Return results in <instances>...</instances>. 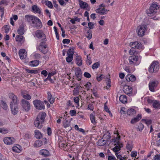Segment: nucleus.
<instances>
[{
    "mask_svg": "<svg viewBox=\"0 0 160 160\" xmlns=\"http://www.w3.org/2000/svg\"><path fill=\"white\" fill-rule=\"evenodd\" d=\"M159 8V5L157 3L152 4L149 9L147 10L146 13L148 15L149 17L153 16L157 12V10Z\"/></svg>",
    "mask_w": 160,
    "mask_h": 160,
    "instance_id": "1",
    "label": "nucleus"
},
{
    "mask_svg": "<svg viewBox=\"0 0 160 160\" xmlns=\"http://www.w3.org/2000/svg\"><path fill=\"white\" fill-rule=\"evenodd\" d=\"M129 45L132 48L129 51V53L131 55H134L136 54V52L133 48L140 49L142 48V45L141 43L137 41L131 42L129 44Z\"/></svg>",
    "mask_w": 160,
    "mask_h": 160,
    "instance_id": "2",
    "label": "nucleus"
},
{
    "mask_svg": "<svg viewBox=\"0 0 160 160\" xmlns=\"http://www.w3.org/2000/svg\"><path fill=\"white\" fill-rule=\"evenodd\" d=\"M147 27L145 25H142L138 26L137 28L138 34L140 37H142L146 31Z\"/></svg>",
    "mask_w": 160,
    "mask_h": 160,
    "instance_id": "3",
    "label": "nucleus"
},
{
    "mask_svg": "<svg viewBox=\"0 0 160 160\" xmlns=\"http://www.w3.org/2000/svg\"><path fill=\"white\" fill-rule=\"evenodd\" d=\"M159 64L158 62H153L150 65L149 71L151 73L155 72L158 71L159 69Z\"/></svg>",
    "mask_w": 160,
    "mask_h": 160,
    "instance_id": "4",
    "label": "nucleus"
},
{
    "mask_svg": "<svg viewBox=\"0 0 160 160\" xmlns=\"http://www.w3.org/2000/svg\"><path fill=\"white\" fill-rule=\"evenodd\" d=\"M32 24L33 27L37 29L41 28L42 26V23L40 20L36 17H35L33 19Z\"/></svg>",
    "mask_w": 160,
    "mask_h": 160,
    "instance_id": "5",
    "label": "nucleus"
},
{
    "mask_svg": "<svg viewBox=\"0 0 160 160\" xmlns=\"http://www.w3.org/2000/svg\"><path fill=\"white\" fill-rule=\"evenodd\" d=\"M21 106L23 109L26 112H28L30 109V104L28 101L22 99L21 101Z\"/></svg>",
    "mask_w": 160,
    "mask_h": 160,
    "instance_id": "6",
    "label": "nucleus"
},
{
    "mask_svg": "<svg viewBox=\"0 0 160 160\" xmlns=\"http://www.w3.org/2000/svg\"><path fill=\"white\" fill-rule=\"evenodd\" d=\"M35 108L41 110L45 108L44 103L41 101L38 100H36L33 102Z\"/></svg>",
    "mask_w": 160,
    "mask_h": 160,
    "instance_id": "7",
    "label": "nucleus"
},
{
    "mask_svg": "<svg viewBox=\"0 0 160 160\" xmlns=\"http://www.w3.org/2000/svg\"><path fill=\"white\" fill-rule=\"evenodd\" d=\"M9 98L11 99L10 105H18V98L13 93H11L9 94Z\"/></svg>",
    "mask_w": 160,
    "mask_h": 160,
    "instance_id": "8",
    "label": "nucleus"
},
{
    "mask_svg": "<svg viewBox=\"0 0 160 160\" xmlns=\"http://www.w3.org/2000/svg\"><path fill=\"white\" fill-rule=\"evenodd\" d=\"M158 84V82L157 81H153L150 82L149 83V90L152 92L155 91V89Z\"/></svg>",
    "mask_w": 160,
    "mask_h": 160,
    "instance_id": "9",
    "label": "nucleus"
},
{
    "mask_svg": "<svg viewBox=\"0 0 160 160\" xmlns=\"http://www.w3.org/2000/svg\"><path fill=\"white\" fill-rule=\"evenodd\" d=\"M123 90L125 94L129 96L132 93V89L130 86L126 85L123 87Z\"/></svg>",
    "mask_w": 160,
    "mask_h": 160,
    "instance_id": "10",
    "label": "nucleus"
},
{
    "mask_svg": "<svg viewBox=\"0 0 160 160\" xmlns=\"http://www.w3.org/2000/svg\"><path fill=\"white\" fill-rule=\"evenodd\" d=\"M35 35L37 38H39L44 39L46 38L45 34L43 31L41 30H37L35 32Z\"/></svg>",
    "mask_w": 160,
    "mask_h": 160,
    "instance_id": "11",
    "label": "nucleus"
},
{
    "mask_svg": "<svg viewBox=\"0 0 160 160\" xmlns=\"http://www.w3.org/2000/svg\"><path fill=\"white\" fill-rule=\"evenodd\" d=\"M46 116V113L44 112H42L38 114L36 118L40 121L41 122H43Z\"/></svg>",
    "mask_w": 160,
    "mask_h": 160,
    "instance_id": "12",
    "label": "nucleus"
},
{
    "mask_svg": "<svg viewBox=\"0 0 160 160\" xmlns=\"http://www.w3.org/2000/svg\"><path fill=\"white\" fill-rule=\"evenodd\" d=\"M138 60V57L137 56L132 55L129 58L128 60L129 63L130 64H134L136 63Z\"/></svg>",
    "mask_w": 160,
    "mask_h": 160,
    "instance_id": "13",
    "label": "nucleus"
},
{
    "mask_svg": "<svg viewBox=\"0 0 160 160\" xmlns=\"http://www.w3.org/2000/svg\"><path fill=\"white\" fill-rule=\"evenodd\" d=\"M3 141L5 144L10 145L14 142V139L12 137H7L4 138Z\"/></svg>",
    "mask_w": 160,
    "mask_h": 160,
    "instance_id": "14",
    "label": "nucleus"
},
{
    "mask_svg": "<svg viewBox=\"0 0 160 160\" xmlns=\"http://www.w3.org/2000/svg\"><path fill=\"white\" fill-rule=\"evenodd\" d=\"M10 108L12 113L13 115L16 114L18 112V105H10Z\"/></svg>",
    "mask_w": 160,
    "mask_h": 160,
    "instance_id": "15",
    "label": "nucleus"
},
{
    "mask_svg": "<svg viewBox=\"0 0 160 160\" xmlns=\"http://www.w3.org/2000/svg\"><path fill=\"white\" fill-rule=\"evenodd\" d=\"M19 54L21 59H24L27 57V52L25 49H21L19 52Z\"/></svg>",
    "mask_w": 160,
    "mask_h": 160,
    "instance_id": "16",
    "label": "nucleus"
},
{
    "mask_svg": "<svg viewBox=\"0 0 160 160\" xmlns=\"http://www.w3.org/2000/svg\"><path fill=\"white\" fill-rule=\"evenodd\" d=\"M116 146L113 148V151L116 153L121 150V148L123 147V144L122 143L114 144Z\"/></svg>",
    "mask_w": 160,
    "mask_h": 160,
    "instance_id": "17",
    "label": "nucleus"
},
{
    "mask_svg": "<svg viewBox=\"0 0 160 160\" xmlns=\"http://www.w3.org/2000/svg\"><path fill=\"white\" fill-rule=\"evenodd\" d=\"M39 153L44 157H48L50 156L49 152L46 149H42L39 151Z\"/></svg>",
    "mask_w": 160,
    "mask_h": 160,
    "instance_id": "18",
    "label": "nucleus"
},
{
    "mask_svg": "<svg viewBox=\"0 0 160 160\" xmlns=\"http://www.w3.org/2000/svg\"><path fill=\"white\" fill-rule=\"evenodd\" d=\"M43 123L41 122L40 121L36 118L34 120V122L35 126L38 128H41L42 127V124Z\"/></svg>",
    "mask_w": 160,
    "mask_h": 160,
    "instance_id": "19",
    "label": "nucleus"
},
{
    "mask_svg": "<svg viewBox=\"0 0 160 160\" xmlns=\"http://www.w3.org/2000/svg\"><path fill=\"white\" fill-rule=\"evenodd\" d=\"M142 118V115L141 114H139L138 115L134 118L132 119L131 121V123L132 124H134L138 122Z\"/></svg>",
    "mask_w": 160,
    "mask_h": 160,
    "instance_id": "20",
    "label": "nucleus"
},
{
    "mask_svg": "<svg viewBox=\"0 0 160 160\" xmlns=\"http://www.w3.org/2000/svg\"><path fill=\"white\" fill-rule=\"evenodd\" d=\"M32 11L35 13H38L40 14L41 13V11L40 9L37 5H34L32 7Z\"/></svg>",
    "mask_w": 160,
    "mask_h": 160,
    "instance_id": "21",
    "label": "nucleus"
},
{
    "mask_svg": "<svg viewBox=\"0 0 160 160\" xmlns=\"http://www.w3.org/2000/svg\"><path fill=\"white\" fill-rule=\"evenodd\" d=\"M95 11L97 13H98L101 15L106 14L108 11L105 8H102V9L98 8L96 9Z\"/></svg>",
    "mask_w": 160,
    "mask_h": 160,
    "instance_id": "22",
    "label": "nucleus"
},
{
    "mask_svg": "<svg viewBox=\"0 0 160 160\" xmlns=\"http://www.w3.org/2000/svg\"><path fill=\"white\" fill-rule=\"evenodd\" d=\"M126 79L128 82H133L135 81L136 78V77L134 75L128 74L126 76Z\"/></svg>",
    "mask_w": 160,
    "mask_h": 160,
    "instance_id": "23",
    "label": "nucleus"
},
{
    "mask_svg": "<svg viewBox=\"0 0 160 160\" xmlns=\"http://www.w3.org/2000/svg\"><path fill=\"white\" fill-rule=\"evenodd\" d=\"M75 74L76 76L78 78V80H81L82 75V72L81 69L78 68L75 70Z\"/></svg>",
    "mask_w": 160,
    "mask_h": 160,
    "instance_id": "24",
    "label": "nucleus"
},
{
    "mask_svg": "<svg viewBox=\"0 0 160 160\" xmlns=\"http://www.w3.org/2000/svg\"><path fill=\"white\" fill-rule=\"evenodd\" d=\"M79 4L81 8L84 9L88 6V3L85 2H84L81 0H79Z\"/></svg>",
    "mask_w": 160,
    "mask_h": 160,
    "instance_id": "25",
    "label": "nucleus"
},
{
    "mask_svg": "<svg viewBox=\"0 0 160 160\" xmlns=\"http://www.w3.org/2000/svg\"><path fill=\"white\" fill-rule=\"evenodd\" d=\"M42 41L40 42V45L37 48V49H39L40 51H41V48L44 47V46H47L45 44V43L47 40L46 38L44 39H42Z\"/></svg>",
    "mask_w": 160,
    "mask_h": 160,
    "instance_id": "26",
    "label": "nucleus"
},
{
    "mask_svg": "<svg viewBox=\"0 0 160 160\" xmlns=\"http://www.w3.org/2000/svg\"><path fill=\"white\" fill-rule=\"evenodd\" d=\"M119 100L121 102L124 103L127 102V98L125 95H122L120 96Z\"/></svg>",
    "mask_w": 160,
    "mask_h": 160,
    "instance_id": "27",
    "label": "nucleus"
},
{
    "mask_svg": "<svg viewBox=\"0 0 160 160\" xmlns=\"http://www.w3.org/2000/svg\"><path fill=\"white\" fill-rule=\"evenodd\" d=\"M35 16L31 15H26L25 16V19H26L27 21L29 22H32L33 20V19L34 18Z\"/></svg>",
    "mask_w": 160,
    "mask_h": 160,
    "instance_id": "28",
    "label": "nucleus"
},
{
    "mask_svg": "<svg viewBox=\"0 0 160 160\" xmlns=\"http://www.w3.org/2000/svg\"><path fill=\"white\" fill-rule=\"evenodd\" d=\"M48 98L51 104H52L54 102V98H52L50 92L47 93Z\"/></svg>",
    "mask_w": 160,
    "mask_h": 160,
    "instance_id": "29",
    "label": "nucleus"
},
{
    "mask_svg": "<svg viewBox=\"0 0 160 160\" xmlns=\"http://www.w3.org/2000/svg\"><path fill=\"white\" fill-rule=\"evenodd\" d=\"M25 32L24 26L23 25L20 26L18 30V33L20 35H23Z\"/></svg>",
    "mask_w": 160,
    "mask_h": 160,
    "instance_id": "30",
    "label": "nucleus"
},
{
    "mask_svg": "<svg viewBox=\"0 0 160 160\" xmlns=\"http://www.w3.org/2000/svg\"><path fill=\"white\" fill-rule=\"evenodd\" d=\"M152 106L154 108L159 109L160 108V102L156 100L154 101L153 102Z\"/></svg>",
    "mask_w": 160,
    "mask_h": 160,
    "instance_id": "31",
    "label": "nucleus"
},
{
    "mask_svg": "<svg viewBox=\"0 0 160 160\" xmlns=\"http://www.w3.org/2000/svg\"><path fill=\"white\" fill-rule=\"evenodd\" d=\"M35 137L37 139H40L42 137V134L38 130H35Z\"/></svg>",
    "mask_w": 160,
    "mask_h": 160,
    "instance_id": "32",
    "label": "nucleus"
},
{
    "mask_svg": "<svg viewBox=\"0 0 160 160\" xmlns=\"http://www.w3.org/2000/svg\"><path fill=\"white\" fill-rule=\"evenodd\" d=\"M15 39L16 41L21 42H22V43H23L24 41L23 37L21 35H17Z\"/></svg>",
    "mask_w": 160,
    "mask_h": 160,
    "instance_id": "33",
    "label": "nucleus"
},
{
    "mask_svg": "<svg viewBox=\"0 0 160 160\" xmlns=\"http://www.w3.org/2000/svg\"><path fill=\"white\" fill-rule=\"evenodd\" d=\"M107 143V140H102V139L99 140L97 142L98 145L99 146H104Z\"/></svg>",
    "mask_w": 160,
    "mask_h": 160,
    "instance_id": "34",
    "label": "nucleus"
},
{
    "mask_svg": "<svg viewBox=\"0 0 160 160\" xmlns=\"http://www.w3.org/2000/svg\"><path fill=\"white\" fill-rule=\"evenodd\" d=\"M127 113L129 116H132L135 114L136 111L133 109H130L127 110Z\"/></svg>",
    "mask_w": 160,
    "mask_h": 160,
    "instance_id": "35",
    "label": "nucleus"
},
{
    "mask_svg": "<svg viewBox=\"0 0 160 160\" xmlns=\"http://www.w3.org/2000/svg\"><path fill=\"white\" fill-rule=\"evenodd\" d=\"M30 66L32 67H36L39 64V61L38 60L32 61L30 62Z\"/></svg>",
    "mask_w": 160,
    "mask_h": 160,
    "instance_id": "36",
    "label": "nucleus"
},
{
    "mask_svg": "<svg viewBox=\"0 0 160 160\" xmlns=\"http://www.w3.org/2000/svg\"><path fill=\"white\" fill-rule=\"evenodd\" d=\"M42 145V142L40 140H37L33 145L35 147H39Z\"/></svg>",
    "mask_w": 160,
    "mask_h": 160,
    "instance_id": "37",
    "label": "nucleus"
},
{
    "mask_svg": "<svg viewBox=\"0 0 160 160\" xmlns=\"http://www.w3.org/2000/svg\"><path fill=\"white\" fill-rule=\"evenodd\" d=\"M120 139V136H118L112 139V142H114L115 144H118L121 143L119 140Z\"/></svg>",
    "mask_w": 160,
    "mask_h": 160,
    "instance_id": "38",
    "label": "nucleus"
},
{
    "mask_svg": "<svg viewBox=\"0 0 160 160\" xmlns=\"http://www.w3.org/2000/svg\"><path fill=\"white\" fill-rule=\"evenodd\" d=\"M76 60L77 61V65L79 66H81L82 64L81 58L79 56L77 57L76 58Z\"/></svg>",
    "mask_w": 160,
    "mask_h": 160,
    "instance_id": "39",
    "label": "nucleus"
},
{
    "mask_svg": "<svg viewBox=\"0 0 160 160\" xmlns=\"http://www.w3.org/2000/svg\"><path fill=\"white\" fill-rule=\"evenodd\" d=\"M1 106L3 108V109L5 110H7L8 106L6 102L5 101L2 100L1 101Z\"/></svg>",
    "mask_w": 160,
    "mask_h": 160,
    "instance_id": "40",
    "label": "nucleus"
},
{
    "mask_svg": "<svg viewBox=\"0 0 160 160\" xmlns=\"http://www.w3.org/2000/svg\"><path fill=\"white\" fill-rule=\"evenodd\" d=\"M133 147V145L132 144L129 142H128L126 145V148L127 149L131 151L132 150V148Z\"/></svg>",
    "mask_w": 160,
    "mask_h": 160,
    "instance_id": "41",
    "label": "nucleus"
},
{
    "mask_svg": "<svg viewBox=\"0 0 160 160\" xmlns=\"http://www.w3.org/2000/svg\"><path fill=\"white\" fill-rule=\"evenodd\" d=\"M90 118L91 122L92 123L94 124L96 123L95 120V116L93 113H92L90 114Z\"/></svg>",
    "mask_w": 160,
    "mask_h": 160,
    "instance_id": "42",
    "label": "nucleus"
},
{
    "mask_svg": "<svg viewBox=\"0 0 160 160\" xmlns=\"http://www.w3.org/2000/svg\"><path fill=\"white\" fill-rule=\"evenodd\" d=\"M58 2L61 6H63L68 1V0H58Z\"/></svg>",
    "mask_w": 160,
    "mask_h": 160,
    "instance_id": "43",
    "label": "nucleus"
},
{
    "mask_svg": "<svg viewBox=\"0 0 160 160\" xmlns=\"http://www.w3.org/2000/svg\"><path fill=\"white\" fill-rule=\"evenodd\" d=\"M103 137L104 138L106 139V140H107V142L111 138L110 133L109 132H107L104 135Z\"/></svg>",
    "mask_w": 160,
    "mask_h": 160,
    "instance_id": "44",
    "label": "nucleus"
},
{
    "mask_svg": "<svg viewBox=\"0 0 160 160\" xmlns=\"http://www.w3.org/2000/svg\"><path fill=\"white\" fill-rule=\"evenodd\" d=\"M67 56L66 58V61L68 62H71L72 60L73 56L70 55H67Z\"/></svg>",
    "mask_w": 160,
    "mask_h": 160,
    "instance_id": "45",
    "label": "nucleus"
},
{
    "mask_svg": "<svg viewBox=\"0 0 160 160\" xmlns=\"http://www.w3.org/2000/svg\"><path fill=\"white\" fill-rule=\"evenodd\" d=\"M89 54L87 55V59L86 60V63L87 65H89L92 63L91 59L90 57H89Z\"/></svg>",
    "mask_w": 160,
    "mask_h": 160,
    "instance_id": "46",
    "label": "nucleus"
},
{
    "mask_svg": "<svg viewBox=\"0 0 160 160\" xmlns=\"http://www.w3.org/2000/svg\"><path fill=\"white\" fill-rule=\"evenodd\" d=\"M142 121L144 122L148 126L149 125L151 124L152 121L151 119L148 120L147 119H142Z\"/></svg>",
    "mask_w": 160,
    "mask_h": 160,
    "instance_id": "47",
    "label": "nucleus"
},
{
    "mask_svg": "<svg viewBox=\"0 0 160 160\" xmlns=\"http://www.w3.org/2000/svg\"><path fill=\"white\" fill-rule=\"evenodd\" d=\"M100 65V63L98 62L94 63L92 65V68L93 69L95 68H98Z\"/></svg>",
    "mask_w": 160,
    "mask_h": 160,
    "instance_id": "48",
    "label": "nucleus"
},
{
    "mask_svg": "<svg viewBox=\"0 0 160 160\" xmlns=\"http://www.w3.org/2000/svg\"><path fill=\"white\" fill-rule=\"evenodd\" d=\"M47 47V46L41 48V52L44 54L47 53L48 52V49L46 48Z\"/></svg>",
    "mask_w": 160,
    "mask_h": 160,
    "instance_id": "49",
    "label": "nucleus"
},
{
    "mask_svg": "<svg viewBox=\"0 0 160 160\" xmlns=\"http://www.w3.org/2000/svg\"><path fill=\"white\" fill-rule=\"evenodd\" d=\"M92 31L91 29H89L87 33H88V35L87 37V38L90 40L92 38Z\"/></svg>",
    "mask_w": 160,
    "mask_h": 160,
    "instance_id": "50",
    "label": "nucleus"
},
{
    "mask_svg": "<svg viewBox=\"0 0 160 160\" xmlns=\"http://www.w3.org/2000/svg\"><path fill=\"white\" fill-rule=\"evenodd\" d=\"M27 71L28 73H30L36 74L38 73V71L36 70L27 69Z\"/></svg>",
    "mask_w": 160,
    "mask_h": 160,
    "instance_id": "51",
    "label": "nucleus"
},
{
    "mask_svg": "<svg viewBox=\"0 0 160 160\" xmlns=\"http://www.w3.org/2000/svg\"><path fill=\"white\" fill-rule=\"evenodd\" d=\"M144 127V125L142 123H140L139 124L138 129L139 131H141L143 129Z\"/></svg>",
    "mask_w": 160,
    "mask_h": 160,
    "instance_id": "52",
    "label": "nucleus"
},
{
    "mask_svg": "<svg viewBox=\"0 0 160 160\" xmlns=\"http://www.w3.org/2000/svg\"><path fill=\"white\" fill-rule=\"evenodd\" d=\"M46 5L48 6L49 8H53V6L51 2L50 1H47Z\"/></svg>",
    "mask_w": 160,
    "mask_h": 160,
    "instance_id": "53",
    "label": "nucleus"
},
{
    "mask_svg": "<svg viewBox=\"0 0 160 160\" xmlns=\"http://www.w3.org/2000/svg\"><path fill=\"white\" fill-rule=\"evenodd\" d=\"M81 87L79 86H77L76 87L74 88V90H73V92L74 93H78L79 92L80 88Z\"/></svg>",
    "mask_w": 160,
    "mask_h": 160,
    "instance_id": "54",
    "label": "nucleus"
},
{
    "mask_svg": "<svg viewBox=\"0 0 160 160\" xmlns=\"http://www.w3.org/2000/svg\"><path fill=\"white\" fill-rule=\"evenodd\" d=\"M23 98L28 100H30L31 98V96L28 94L23 95Z\"/></svg>",
    "mask_w": 160,
    "mask_h": 160,
    "instance_id": "55",
    "label": "nucleus"
},
{
    "mask_svg": "<svg viewBox=\"0 0 160 160\" xmlns=\"http://www.w3.org/2000/svg\"><path fill=\"white\" fill-rule=\"evenodd\" d=\"M70 114L72 116H75L76 115V111L73 110H71L70 112Z\"/></svg>",
    "mask_w": 160,
    "mask_h": 160,
    "instance_id": "56",
    "label": "nucleus"
},
{
    "mask_svg": "<svg viewBox=\"0 0 160 160\" xmlns=\"http://www.w3.org/2000/svg\"><path fill=\"white\" fill-rule=\"evenodd\" d=\"M12 150L14 152H19L20 150L17 147H14L12 148Z\"/></svg>",
    "mask_w": 160,
    "mask_h": 160,
    "instance_id": "57",
    "label": "nucleus"
},
{
    "mask_svg": "<svg viewBox=\"0 0 160 160\" xmlns=\"http://www.w3.org/2000/svg\"><path fill=\"white\" fill-rule=\"evenodd\" d=\"M94 24L91 22H89L88 23V26L89 28V29H93L94 28Z\"/></svg>",
    "mask_w": 160,
    "mask_h": 160,
    "instance_id": "58",
    "label": "nucleus"
},
{
    "mask_svg": "<svg viewBox=\"0 0 160 160\" xmlns=\"http://www.w3.org/2000/svg\"><path fill=\"white\" fill-rule=\"evenodd\" d=\"M73 52L72 51L71 49H69L67 52V55H72V56H73Z\"/></svg>",
    "mask_w": 160,
    "mask_h": 160,
    "instance_id": "59",
    "label": "nucleus"
},
{
    "mask_svg": "<svg viewBox=\"0 0 160 160\" xmlns=\"http://www.w3.org/2000/svg\"><path fill=\"white\" fill-rule=\"evenodd\" d=\"M84 76L88 78H90L91 77L90 74L88 72H86L84 74Z\"/></svg>",
    "mask_w": 160,
    "mask_h": 160,
    "instance_id": "60",
    "label": "nucleus"
},
{
    "mask_svg": "<svg viewBox=\"0 0 160 160\" xmlns=\"http://www.w3.org/2000/svg\"><path fill=\"white\" fill-rule=\"evenodd\" d=\"M85 86L87 88V90H89L91 86V83L90 82H88Z\"/></svg>",
    "mask_w": 160,
    "mask_h": 160,
    "instance_id": "61",
    "label": "nucleus"
},
{
    "mask_svg": "<svg viewBox=\"0 0 160 160\" xmlns=\"http://www.w3.org/2000/svg\"><path fill=\"white\" fill-rule=\"evenodd\" d=\"M137 155L136 151H133L131 152V156L132 157H136Z\"/></svg>",
    "mask_w": 160,
    "mask_h": 160,
    "instance_id": "62",
    "label": "nucleus"
},
{
    "mask_svg": "<svg viewBox=\"0 0 160 160\" xmlns=\"http://www.w3.org/2000/svg\"><path fill=\"white\" fill-rule=\"evenodd\" d=\"M70 40L68 39H64L62 41V42L64 44L67 43L69 44L70 42Z\"/></svg>",
    "mask_w": 160,
    "mask_h": 160,
    "instance_id": "63",
    "label": "nucleus"
},
{
    "mask_svg": "<svg viewBox=\"0 0 160 160\" xmlns=\"http://www.w3.org/2000/svg\"><path fill=\"white\" fill-rule=\"evenodd\" d=\"M153 160H160V154H157L154 157Z\"/></svg>",
    "mask_w": 160,
    "mask_h": 160,
    "instance_id": "64",
    "label": "nucleus"
}]
</instances>
